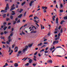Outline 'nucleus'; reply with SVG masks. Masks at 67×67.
<instances>
[{
  "mask_svg": "<svg viewBox=\"0 0 67 67\" xmlns=\"http://www.w3.org/2000/svg\"><path fill=\"white\" fill-rule=\"evenodd\" d=\"M32 59H30V60H29V63H32Z\"/></svg>",
  "mask_w": 67,
  "mask_h": 67,
  "instance_id": "14",
  "label": "nucleus"
},
{
  "mask_svg": "<svg viewBox=\"0 0 67 67\" xmlns=\"http://www.w3.org/2000/svg\"><path fill=\"white\" fill-rule=\"evenodd\" d=\"M22 33L24 35H25V33L23 32V31H22Z\"/></svg>",
  "mask_w": 67,
  "mask_h": 67,
  "instance_id": "44",
  "label": "nucleus"
},
{
  "mask_svg": "<svg viewBox=\"0 0 67 67\" xmlns=\"http://www.w3.org/2000/svg\"><path fill=\"white\" fill-rule=\"evenodd\" d=\"M16 22L15 21H14V23H13V25H14V24H15V23H16Z\"/></svg>",
  "mask_w": 67,
  "mask_h": 67,
  "instance_id": "50",
  "label": "nucleus"
},
{
  "mask_svg": "<svg viewBox=\"0 0 67 67\" xmlns=\"http://www.w3.org/2000/svg\"><path fill=\"white\" fill-rule=\"evenodd\" d=\"M37 14L38 15H39V16H40L42 14V13H41L40 12H39L37 13Z\"/></svg>",
  "mask_w": 67,
  "mask_h": 67,
  "instance_id": "11",
  "label": "nucleus"
},
{
  "mask_svg": "<svg viewBox=\"0 0 67 67\" xmlns=\"http://www.w3.org/2000/svg\"><path fill=\"white\" fill-rule=\"evenodd\" d=\"M50 51H53V48H51L50 49Z\"/></svg>",
  "mask_w": 67,
  "mask_h": 67,
  "instance_id": "58",
  "label": "nucleus"
},
{
  "mask_svg": "<svg viewBox=\"0 0 67 67\" xmlns=\"http://www.w3.org/2000/svg\"><path fill=\"white\" fill-rule=\"evenodd\" d=\"M59 43V41H53V45L55 44H58Z\"/></svg>",
  "mask_w": 67,
  "mask_h": 67,
  "instance_id": "4",
  "label": "nucleus"
},
{
  "mask_svg": "<svg viewBox=\"0 0 67 67\" xmlns=\"http://www.w3.org/2000/svg\"><path fill=\"white\" fill-rule=\"evenodd\" d=\"M34 1H36V0H34V1H31L30 2V3L29 4V5L30 6H32V3H34Z\"/></svg>",
  "mask_w": 67,
  "mask_h": 67,
  "instance_id": "3",
  "label": "nucleus"
},
{
  "mask_svg": "<svg viewBox=\"0 0 67 67\" xmlns=\"http://www.w3.org/2000/svg\"><path fill=\"white\" fill-rule=\"evenodd\" d=\"M26 11L24 13V16H25L26 15Z\"/></svg>",
  "mask_w": 67,
  "mask_h": 67,
  "instance_id": "45",
  "label": "nucleus"
},
{
  "mask_svg": "<svg viewBox=\"0 0 67 67\" xmlns=\"http://www.w3.org/2000/svg\"><path fill=\"white\" fill-rule=\"evenodd\" d=\"M23 15V14H20L19 15V16H18V18H21L22 17V16Z\"/></svg>",
  "mask_w": 67,
  "mask_h": 67,
  "instance_id": "6",
  "label": "nucleus"
},
{
  "mask_svg": "<svg viewBox=\"0 0 67 67\" xmlns=\"http://www.w3.org/2000/svg\"><path fill=\"white\" fill-rule=\"evenodd\" d=\"M22 21H23V22H26V20H23Z\"/></svg>",
  "mask_w": 67,
  "mask_h": 67,
  "instance_id": "48",
  "label": "nucleus"
},
{
  "mask_svg": "<svg viewBox=\"0 0 67 67\" xmlns=\"http://www.w3.org/2000/svg\"><path fill=\"white\" fill-rule=\"evenodd\" d=\"M64 20H67V16H65L63 18Z\"/></svg>",
  "mask_w": 67,
  "mask_h": 67,
  "instance_id": "20",
  "label": "nucleus"
},
{
  "mask_svg": "<svg viewBox=\"0 0 67 67\" xmlns=\"http://www.w3.org/2000/svg\"><path fill=\"white\" fill-rule=\"evenodd\" d=\"M13 36V34L11 33V34H10V35L9 36Z\"/></svg>",
  "mask_w": 67,
  "mask_h": 67,
  "instance_id": "53",
  "label": "nucleus"
},
{
  "mask_svg": "<svg viewBox=\"0 0 67 67\" xmlns=\"http://www.w3.org/2000/svg\"><path fill=\"white\" fill-rule=\"evenodd\" d=\"M44 53H48V51H44Z\"/></svg>",
  "mask_w": 67,
  "mask_h": 67,
  "instance_id": "57",
  "label": "nucleus"
},
{
  "mask_svg": "<svg viewBox=\"0 0 67 67\" xmlns=\"http://www.w3.org/2000/svg\"><path fill=\"white\" fill-rule=\"evenodd\" d=\"M25 3H26V2H23V3H21V5L22 6H23L24 4H25Z\"/></svg>",
  "mask_w": 67,
  "mask_h": 67,
  "instance_id": "12",
  "label": "nucleus"
},
{
  "mask_svg": "<svg viewBox=\"0 0 67 67\" xmlns=\"http://www.w3.org/2000/svg\"><path fill=\"white\" fill-rule=\"evenodd\" d=\"M18 64L17 63H15L14 64V66H15V67H18Z\"/></svg>",
  "mask_w": 67,
  "mask_h": 67,
  "instance_id": "8",
  "label": "nucleus"
},
{
  "mask_svg": "<svg viewBox=\"0 0 67 67\" xmlns=\"http://www.w3.org/2000/svg\"><path fill=\"white\" fill-rule=\"evenodd\" d=\"M15 13H12V15H15Z\"/></svg>",
  "mask_w": 67,
  "mask_h": 67,
  "instance_id": "59",
  "label": "nucleus"
},
{
  "mask_svg": "<svg viewBox=\"0 0 67 67\" xmlns=\"http://www.w3.org/2000/svg\"><path fill=\"white\" fill-rule=\"evenodd\" d=\"M3 48H6L5 46H4V45H3Z\"/></svg>",
  "mask_w": 67,
  "mask_h": 67,
  "instance_id": "35",
  "label": "nucleus"
},
{
  "mask_svg": "<svg viewBox=\"0 0 67 67\" xmlns=\"http://www.w3.org/2000/svg\"><path fill=\"white\" fill-rule=\"evenodd\" d=\"M58 32L57 31H55L54 32V33H55V34H56Z\"/></svg>",
  "mask_w": 67,
  "mask_h": 67,
  "instance_id": "64",
  "label": "nucleus"
},
{
  "mask_svg": "<svg viewBox=\"0 0 67 67\" xmlns=\"http://www.w3.org/2000/svg\"><path fill=\"white\" fill-rule=\"evenodd\" d=\"M5 11V10H2L1 11V12H4Z\"/></svg>",
  "mask_w": 67,
  "mask_h": 67,
  "instance_id": "33",
  "label": "nucleus"
},
{
  "mask_svg": "<svg viewBox=\"0 0 67 67\" xmlns=\"http://www.w3.org/2000/svg\"><path fill=\"white\" fill-rule=\"evenodd\" d=\"M43 12L44 13H45L46 12V9H44L43 10Z\"/></svg>",
  "mask_w": 67,
  "mask_h": 67,
  "instance_id": "40",
  "label": "nucleus"
},
{
  "mask_svg": "<svg viewBox=\"0 0 67 67\" xmlns=\"http://www.w3.org/2000/svg\"><path fill=\"white\" fill-rule=\"evenodd\" d=\"M10 28H11V26H9L8 27V29H10Z\"/></svg>",
  "mask_w": 67,
  "mask_h": 67,
  "instance_id": "56",
  "label": "nucleus"
},
{
  "mask_svg": "<svg viewBox=\"0 0 67 67\" xmlns=\"http://www.w3.org/2000/svg\"><path fill=\"white\" fill-rule=\"evenodd\" d=\"M63 23V21H62L60 23V24H62Z\"/></svg>",
  "mask_w": 67,
  "mask_h": 67,
  "instance_id": "37",
  "label": "nucleus"
},
{
  "mask_svg": "<svg viewBox=\"0 0 67 67\" xmlns=\"http://www.w3.org/2000/svg\"><path fill=\"white\" fill-rule=\"evenodd\" d=\"M6 43L7 44H10V42H8V41H6Z\"/></svg>",
  "mask_w": 67,
  "mask_h": 67,
  "instance_id": "28",
  "label": "nucleus"
},
{
  "mask_svg": "<svg viewBox=\"0 0 67 67\" xmlns=\"http://www.w3.org/2000/svg\"><path fill=\"white\" fill-rule=\"evenodd\" d=\"M44 49H42L40 51V52H44Z\"/></svg>",
  "mask_w": 67,
  "mask_h": 67,
  "instance_id": "32",
  "label": "nucleus"
},
{
  "mask_svg": "<svg viewBox=\"0 0 67 67\" xmlns=\"http://www.w3.org/2000/svg\"><path fill=\"white\" fill-rule=\"evenodd\" d=\"M14 46H15L14 44H13V45L12 46V48H14Z\"/></svg>",
  "mask_w": 67,
  "mask_h": 67,
  "instance_id": "63",
  "label": "nucleus"
},
{
  "mask_svg": "<svg viewBox=\"0 0 67 67\" xmlns=\"http://www.w3.org/2000/svg\"><path fill=\"white\" fill-rule=\"evenodd\" d=\"M23 10L22 9H20V11H19V12L20 13H21V12H22V11H23Z\"/></svg>",
  "mask_w": 67,
  "mask_h": 67,
  "instance_id": "21",
  "label": "nucleus"
},
{
  "mask_svg": "<svg viewBox=\"0 0 67 67\" xmlns=\"http://www.w3.org/2000/svg\"><path fill=\"white\" fill-rule=\"evenodd\" d=\"M6 46L7 48H9V46H8V45L7 44H6Z\"/></svg>",
  "mask_w": 67,
  "mask_h": 67,
  "instance_id": "43",
  "label": "nucleus"
},
{
  "mask_svg": "<svg viewBox=\"0 0 67 67\" xmlns=\"http://www.w3.org/2000/svg\"><path fill=\"white\" fill-rule=\"evenodd\" d=\"M18 54L20 55V54H22V51H19L18 52Z\"/></svg>",
  "mask_w": 67,
  "mask_h": 67,
  "instance_id": "17",
  "label": "nucleus"
},
{
  "mask_svg": "<svg viewBox=\"0 0 67 67\" xmlns=\"http://www.w3.org/2000/svg\"><path fill=\"white\" fill-rule=\"evenodd\" d=\"M27 58H28L27 57L26 58V57H25L23 59H22V60H24V61H25V60H27Z\"/></svg>",
  "mask_w": 67,
  "mask_h": 67,
  "instance_id": "7",
  "label": "nucleus"
},
{
  "mask_svg": "<svg viewBox=\"0 0 67 67\" xmlns=\"http://www.w3.org/2000/svg\"><path fill=\"white\" fill-rule=\"evenodd\" d=\"M42 45V43H41L40 44H38V45L39 46H41Z\"/></svg>",
  "mask_w": 67,
  "mask_h": 67,
  "instance_id": "23",
  "label": "nucleus"
},
{
  "mask_svg": "<svg viewBox=\"0 0 67 67\" xmlns=\"http://www.w3.org/2000/svg\"><path fill=\"white\" fill-rule=\"evenodd\" d=\"M53 2L54 3H56V1H53Z\"/></svg>",
  "mask_w": 67,
  "mask_h": 67,
  "instance_id": "61",
  "label": "nucleus"
},
{
  "mask_svg": "<svg viewBox=\"0 0 67 67\" xmlns=\"http://www.w3.org/2000/svg\"><path fill=\"white\" fill-rule=\"evenodd\" d=\"M55 20L56 21H58V18H57Z\"/></svg>",
  "mask_w": 67,
  "mask_h": 67,
  "instance_id": "39",
  "label": "nucleus"
},
{
  "mask_svg": "<svg viewBox=\"0 0 67 67\" xmlns=\"http://www.w3.org/2000/svg\"><path fill=\"white\" fill-rule=\"evenodd\" d=\"M58 37L59 38V36H60V33L58 34Z\"/></svg>",
  "mask_w": 67,
  "mask_h": 67,
  "instance_id": "34",
  "label": "nucleus"
},
{
  "mask_svg": "<svg viewBox=\"0 0 67 67\" xmlns=\"http://www.w3.org/2000/svg\"><path fill=\"white\" fill-rule=\"evenodd\" d=\"M34 21L35 22V23H38V22L36 21V20H34Z\"/></svg>",
  "mask_w": 67,
  "mask_h": 67,
  "instance_id": "52",
  "label": "nucleus"
},
{
  "mask_svg": "<svg viewBox=\"0 0 67 67\" xmlns=\"http://www.w3.org/2000/svg\"><path fill=\"white\" fill-rule=\"evenodd\" d=\"M37 54V52H36L34 54V55H36Z\"/></svg>",
  "mask_w": 67,
  "mask_h": 67,
  "instance_id": "51",
  "label": "nucleus"
},
{
  "mask_svg": "<svg viewBox=\"0 0 67 67\" xmlns=\"http://www.w3.org/2000/svg\"><path fill=\"white\" fill-rule=\"evenodd\" d=\"M58 39H59V37H56L55 38V41H57V40H58Z\"/></svg>",
  "mask_w": 67,
  "mask_h": 67,
  "instance_id": "18",
  "label": "nucleus"
},
{
  "mask_svg": "<svg viewBox=\"0 0 67 67\" xmlns=\"http://www.w3.org/2000/svg\"><path fill=\"white\" fill-rule=\"evenodd\" d=\"M48 42H44V44H47Z\"/></svg>",
  "mask_w": 67,
  "mask_h": 67,
  "instance_id": "36",
  "label": "nucleus"
},
{
  "mask_svg": "<svg viewBox=\"0 0 67 67\" xmlns=\"http://www.w3.org/2000/svg\"><path fill=\"white\" fill-rule=\"evenodd\" d=\"M44 55L46 56V57H47V56H48V54H47L46 53H45Z\"/></svg>",
  "mask_w": 67,
  "mask_h": 67,
  "instance_id": "47",
  "label": "nucleus"
},
{
  "mask_svg": "<svg viewBox=\"0 0 67 67\" xmlns=\"http://www.w3.org/2000/svg\"><path fill=\"white\" fill-rule=\"evenodd\" d=\"M9 18H7L6 19V21H9Z\"/></svg>",
  "mask_w": 67,
  "mask_h": 67,
  "instance_id": "42",
  "label": "nucleus"
},
{
  "mask_svg": "<svg viewBox=\"0 0 67 67\" xmlns=\"http://www.w3.org/2000/svg\"><path fill=\"white\" fill-rule=\"evenodd\" d=\"M36 65V64H35V63H33V66H35Z\"/></svg>",
  "mask_w": 67,
  "mask_h": 67,
  "instance_id": "27",
  "label": "nucleus"
},
{
  "mask_svg": "<svg viewBox=\"0 0 67 67\" xmlns=\"http://www.w3.org/2000/svg\"><path fill=\"white\" fill-rule=\"evenodd\" d=\"M32 45H33V43H31V44H29L28 45V46L29 47H31Z\"/></svg>",
  "mask_w": 67,
  "mask_h": 67,
  "instance_id": "9",
  "label": "nucleus"
},
{
  "mask_svg": "<svg viewBox=\"0 0 67 67\" xmlns=\"http://www.w3.org/2000/svg\"><path fill=\"white\" fill-rule=\"evenodd\" d=\"M3 34H4V33L3 32H1V35H3Z\"/></svg>",
  "mask_w": 67,
  "mask_h": 67,
  "instance_id": "62",
  "label": "nucleus"
},
{
  "mask_svg": "<svg viewBox=\"0 0 67 67\" xmlns=\"http://www.w3.org/2000/svg\"><path fill=\"white\" fill-rule=\"evenodd\" d=\"M58 29H57V28H55V31H58Z\"/></svg>",
  "mask_w": 67,
  "mask_h": 67,
  "instance_id": "55",
  "label": "nucleus"
},
{
  "mask_svg": "<svg viewBox=\"0 0 67 67\" xmlns=\"http://www.w3.org/2000/svg\"><path fill=\"white\" fill-rule=\"evenodd\" d=\"M61 28V26H59L58 28V29L60 30V29Z\"/></svg>",
  "mask_w": 67,
  "mask_h": 67,
  "instance_id": "41",
  "label": "nucleus"
},
{
  "mask_svg": "<svg viewBox=\"0 0 67 67\" xmlns=\"http://www.w3.org/2000/svg\"><path fill=\"white\" fill-rule=\"evenodd\" d=\"M8 7H6L5 8V11H7V10H8Z\"/></svg>",
  "mask_w": 67,
  "mask_h": 67,
  "instance_id": "46",
  "label": "nucleus"
},
{
  "mask_svg": "<svg viewBox=\"0 0 67 67\" xmlns=\"http://www.w3.org/2000/svg\"><path fill=\"white\" fill-rule=\"evenodd\" d=\"M10 19H11V20H12V19H13V16L11 15H10Z\"/></svg>",
  "mask_w": 67,
  "mask_h": 67,
  "instance_id": "16",
  "label": "nucleus"
},
{
  "mask_svg": "<svg viewBox=\"0 0 67 67\" xmlns=\"http://www.w3.org/2000/svg\"><path fill=\"white\" fill-rule=\"evenodd\" d=\"M15 7V5H14V4H13L11 7V8L10 10V11H12L13 10H14V9H15V7Z\"/></svg>",
  "mask_w": 67,
  "mask_h": 67,
  "instance_id": "1",
  "label": "nucleus"
},
{
  "mask_svg": "<svg viewBox=\"0 0 67 67\" xmlns=\"http://www.w3.org/2000/svg\"><path fill=\"white\" fill-rule=\"evenodd\" d=\"M11 37L10 36H9L8 38V41L10 43V42H11Z\"/></svg>",
  "mask_w": 67,
  "mask_h": 67,
  "instance_id": "5",
  "label": "nucleus"
},
{
  "mask_svg": "<svg viewBox=\"0 0 67 67\" xmlns=\"http://www.w3.org/2000/svg\"><path fill=\"white\" fill-rule=\"evenodd\" d=\"M2 44H5L6 43H5V42H4L2 41Z\"/></svg>",
  "mask_w": 67,
  "mask_h": 67,
  "instance_id": "29",
  "label": "nucleus"
},
{
  "mask_svg": "<svg viewBox=\"0 0 67 67\" xmlns=\"http://www.w3.org/2000/svg\"><path fill=\"white\" fill-rule=\"evenodd\" d=\"M3 18H5L6 17V14H5L3 15Z\"/></svg>",
  "mask_w": 67,
  "mask_h": 67,
  "instance_id": "13",
  "label": "nucleus"
},
{
  "mask_svg": "<svg viewBox=\"0 0 67 67\" xmlns=\"http://www.w3.org/2000/svg\"><path fill=\"white\" fill-rule=\"evenodd\" d=\"M48 63H50L51 64H52V63H53V61H52V60H50L48 61Z\"/></svg>",
  "mask_w": 67,
  "mask_h": 67,
  "instance_id": "15",
  "label": "nucleus"
},
{
  "mask_svg": "<svg viewBox=\"0 0 67 67\" xmlns=\"http://www.w3.org/2000/svg\"><path fill=\"white\" fill-rule=\"evenodd\" d=\"M28 48V46H26L25 47V48H24L23 50L22 51V52L23 53H24L25 52V51H26L27 50V49Z\"/></svg>",
  "mask_w": 67,
  "mask_h": 67,
  "instance_id": "2",
  "label": "nucleus"
},
{
  "mask_svg": "<svg viewBox=\"0 0 67 67\" xmlns=\"http://www.w3.org/2000/svg\"><path fill=\"white\" fill-rule=\"evenodd\" d=\"M4 65L5 66H8V64L7 63H6Z\"/></svg>",
  "mask_w": 67,
  "mask_h": 67,
  "instance_id": "31",
  "label": "nucleus"
},
{
  "mask_svg": "<svg viewBox=\"0 0 67 67\" xmlns=\"http://www.w3.org/2000/svg\"><path fill=\"white\" fill-rule=\"evenodd\" d=\"M63 4H62V3L60 4V8H63Z\"/></svg>",
  "mask_w": 67,
  "mask_h": 67,
  "instance_id": "25",
  "label": "nucleus"
},
{
  "mask_svg": "<svg viewBox=\"0 0 67 67\" xmlns=\"http://www.w3.org/2000/svg\"><path fill=\"white\" fill-rule=\"evenodd\" d=\"M20 55L19 54V53H18L17 54L16 56L18 57L19 56H20Z\"/></svg>",
  "mask_w": 67,
  "mask_h": 67,
  "instance_id": "54",
  "label": "nucleus"
},
{
  "mask_svg": "<svg viewBox=\"0 0 67 67\" xmlns=\"http://www.w3.org/2000/svg\"><path fill=\"white\" fill-rule=\"evenodd\" d=\"M56 48H61V46H57V47H56Z\"/></svg>",
  "mask_w": 67,
  "mask_h": 67,
  "instance_id": "38",
  "label": "nucleus"
},
{
  "mask_svg": "<svg viewBox=\"0 0 67 67\" xmlns=\"http://www.w3.org/2000/svg\"><path fill=\"white\" fill-rule=\"evenodd\" d=\"M20 19H19L17 22V23H20Z\"/></svg>",
  "mask_w": 67,
  "mask_h": 67,
  "instance_id": "30",
  "label": "nucleus"
},
{
  "mask_svg": "<svg viewBox=\"0 0 67 67\" xmlns=\"http://www.w3.org/2000/svg\"><path fill=\"white\" fill-rule=\"evenodd\" d=\"M63 28H61V30L60 31V32L61 33H62V32H63Z\"/></svg>",
  "mask_w": 67,
  "mask_h": 67,
  "instance_id": "26",
  "label": "nucleus"
},
{
  "mask_svg": "<svg viewBox=\"0 0 67 67\" xmlns=\"http://www.w3.org/2000/svg\"><path fill=\"white\" fill-rule=\"evenodd\" d=\"M60 12H63V10H60Z\"/></svg>",
  "mask_w": 67,
  "mask_h": 67,
  "instance_id": "49",
  "label": "nucleus"
},
{
  "mask_svg": "<svg viewBox=\"0 0 67 67\" xmlns=\"http://www.w3.org/2000/svg\"><path fill=\"white\" fill-rule=\"evenodd\" d=\"M15 6L16 8H19V6L18 4H16L15 5Z\"/></svg>",
  "mask_w": 67,
  "mask_h": 67,
  "instance_id": "24",
  "label": "nucleus"
},
{
  "mask_svg": "<svg viewBox=\"0 0 67 67\" xmlns=\"http://www.w3.org/2000/svg\"><path fill=\"white\" fill-rule=\"evenodd\" d=\"M6 7H7L8 9H9V4L8 3L7 4Z\"/></svg>",
  "mask_w": 67,
  "mask_h": 67,
  "instance_id": "19",
  "label": "nucleus"
},
{
  "mask_svg": "<svg viewBox=\"0 0 67 67\" xmlns=\"http://www.w3.org/2000/svg\"><path fill=\"white\" fill-rule=\"evenodd\" d=\"M44 9H45V10H46V9H47V7L45 6L44 7Z\"/></svg>",
  "mask_w": 67,
  "mask_h": 67,
  "instance_id": "60",
  "label": "nucleus"
},
{
  "mask_svg": "<svg viewBox=\"0 0 67 67\" xmlns=\"http://www.w3.org/2000/svg\"><path fill=\"white\" fill-rule=\"evenodd\" d=\"M10 52H11V47H9V50L8 51V52L10 53Z\"/></svg>",
  "mask_w": 67,
  "mask_h": 67,
  "instance_id": "22",
  "label": "nucleus"
},
{
  "mask_svg": "<svg viewBox=\"0 0 67 67\" xmlns=\"http://www.w3.org/2000/svg\"><path fill=\"white\" fill-rule=\"evenodd\" d=\"M55 16H53V17H52V21H55Z\"/></svg>",
  "mask_w": 67,
  "mask_h": 67,
  "instance_id": "10",
  "label": "nucleus"
}]
</instances>
